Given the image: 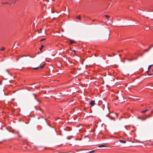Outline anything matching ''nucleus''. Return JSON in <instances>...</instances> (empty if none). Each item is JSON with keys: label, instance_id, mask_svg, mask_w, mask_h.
<instances>
[{"label": "nucleus", "instance_id": "obj_16", "mask_svg": "<svg viewBox=\"0 0 153 153\" xmlns=\"http://www.w3.org/2000/svg\"><path fill=\"white\" fill-rule=\"evenodd\" d=\"M71 51H73L74 53L75 54H76V50H71Z\"/></svg>", "mask_w": 153, "mask_h": 153}, {"label": "nucleus", "instance_id": "obj_3", "mask_svg": "<svg viewBox=\"0 0 153 153\" xmlns=\"http://www.w3.org/2000/svg\"><path fill=\"white\" fill-rule=\"evenodd\" d=\"M95 104V101L91 100L90 102V105L91 106H93Z\"/></svg>", "mask_w": 153, "mask_h": 153}, {"label": "nucleus", "instance_id": "obj_13", "mask_svg": "<svg viewBox=\"0 0 153 153\" xmlns=\"http://www.w3.org/2000/svg\"><path fill=\"white\" fill-rule=\"evenodd\" d=\"M77 19H78L79 20H81V18H80V16H77Z\"/></svg>", "mask_w": 153, "mask_h": 153}, {"label": "nucleus", "instance_id": "obj_24", "mask_svg": "<svg viewBox=\"0 0 153 153\" xmlns=\"http://www.w3.org/2000/svg\"><path fill=\"white\" fill-rule=\"evenodd\" d=\"M151 48V46H149V47L148 48L149 49L150 48Z\"/></svg>", "mask_w": 153, "mask_h": 153}, {"label": "nucleus", "instance_id": "obj_33", "mask_svg": "<svg viewBox=\"0 0 153 153\" xmlns=\"http://www.w3.org/2000/svg\"><path fill=\"white\" fill-rule=\"evenodd\" d=\"M18 60V59H17V60Z\"/></svg>", "mask_w": 153, "mask_h": 153}, {"label": "nucleus", "instance_id": "obj_10", "mask_svg": "<svg viewBox=\"0 0 153 153\" xmlns=\"http://www.w3.org/2000/svg\"><path fill=\"white\" fill-rule=\"evenodd\" d=\"M79 60L80 62H81V57L79 56H77V60Z\"/></svg>", "mask_w": 153, "mask_h": 153}, {"label": "nucleus", "instance_id": "obj_23", "mask_svg": "<svg viewBox=\"0 0 153 153\" xmlns=\"http://www.w3.org/2000/svg\"><path fill=\"white\" fill-rule=\"evenodd\" d=\"M115 115H116V116L117 117V114H115Z\"/></svg>", "mask_w": 153, "mask_h": 153}, {"label": "nucleus", "instance_id": "obj_12", "mask_svg": "<svg viewBox=\"0 0 153 153\" xmlns=\"http://www.w3.org/2000/svg\"><path fill=\"white\" fill-rule=\"evenodd\" d=\"M5 49V48L4 47H2L1 48L0 50L1 51H3Z\"/></svg>", "mask_w": 153, "mask_h": 153}, {"label": "nucleus", "instance_id": "obj_11", "mask_svg": "<svg viewBox=\"0 0 153 153\" xmlns=\"http://www.w3.org/2000/svg\"><path fill=\"white\" fill-rule=\"evenodd\" d=\"M70 44H72L74 42V40H70Z\"/></svg>", "mask_w": 153, "mask_h": 153}, {"label": "nucleus", "instance_id": "obj_34", "mask_svg": "<svg viewBox=\"0 0 153 153\" xmlns=\"http://www.w3.org/2000/svg\"><path fill=\"white\" fill-rule=\"evenodd\" d=\"M53 129L55 130V129L53 128Z\"/></svg>", "mask_w": 153, "mask_h": 153}, {"label": "nucleus", "instance_id": "obj_28", "mask_svg": "<svg viewBox=\"0 0 153 153\" xmlns=\"http://www.w3.org/2000/svg\"><path fill=\"white\" fill-rule=\"evenodd\" d=\"M123 100H122L121 101V100H119V101H121V102L122 101H123Z\"/></svg>", "mask_w": 153, "mask_h": 153}, {"label": "nucleus", "instance_id": "obj_22", "mask_svg": "<svg viewBox=\"0 0 153 153\" xmlns=\"http://www.w3.org/2000/svg\"><path fill=\"white\" fill-rule=\"evenodd\" d=\"M8 3V2H6V3H2V4H7Z\"/></svg>", "mask_w": 153, "mask_h": 153}, {"label": "nucleus", "instance_id": "obj_2", "mask_svg": "<svg viewBox=\"0 0 153 153\" xmlns=\"http://www.w3.org/2000/svg\"><path fill=\"white\" fill-rule=\"evenodd\" d=\"M109 34H108L106 37H104V39L105 41H108L109 39Z\"/></svg>", "mask_w": 153, "mask_h": 153}, {"label": "nucleus", "instance_id": "obj_35", "mask_svg": "<svg viewBox=\"0 0 153 153\" xmlns=\"http://www.w3.org/2000/svg\"><path fill=\"white\" fill-rule=\"evenodd\" d=\"M16 2V1H14V3H15Z\"/></svg>", "mask_w": 153, "mask_h": 153}, {"label": "nucleus", "instance_id": "obj_19", "mask_svg": "<svg viewBox=\"0 0 153 153\" xmlns=\"http://www.w3.org/2000/svg\"><path fill=\"white\" fill-rule=\"evenodd\" d=\"M133 60V59H128V61H132Z\"/></svg>", "mask_w": 153, "mask_h": 153}, {"label": "nucleus", "instance_id": "obj_31", "mask_svg": "<svg viewBox=\"0 0 153 153\" xmlns=\"http://www.w3.org/2000/svg\"><path fill=\"white\" fill-rule=\"evenodd\" d=\"M119 55L120 56H120L121 55L120 54H119Z\"/></svg>", "mask_w": 153, "mask_h": 153}, {"label": "nucleus", "instance_id": "obj_25", "mask_svg": "<svg viewBox=\"0 0 153 153\" xmlns=\"http://www.w3.org/2000/svg\"><path fill=\"white\" fill-rule=\"evenodd\" d=\"M150 117V116H148L147 117H148V118H149V117Z\"/></svg>", "mask_w": 153, "mask_h": 153}, {"label": "nucleus", "instance_id": "obj_21", "mask_svg": "<svg viewBox=\"0 0 153 153\" xmlns=\"http://www.w3.org/2000/svg\"><path fill=\"white\" fill-rule=\"evenodd\" d=\"M45 39H42L41 41H40V42H42L44 40H45Z\"/></svg>", "mask_w": 153, "mask_h": 153}, {"label": "nucleus", "instance_id": "obj_18", "mask_svg": "<svg viewBox=\"0 0 153 153\" xmlns=\"http://www.w3.org/2000/svg\"><path fill=\"white\" fill-rule=\"evenodd\" d=\"M149 50V48H148V49H145V50H144V51H145V52H146V51H147Z\"/></svg>", "mask_w": 153, "mask_h": 153}, {"label": "nucleus", "instance_id": "obj_30", "mask_svg": "<svg viewBox=\"0 0 153 153\" xmlns=\"http://www.w3.org/2000/svg\"><path fill=\"white\" fill-rule=\"evenodd\" d=\"M80 0H79V1H78V2H80Z\"/></svg>", "mask_w": 153, "mask_h": 153}, {"label": "nucleus", "instance_id": "obj_20", "mask_svg": "<svg viewBox=\"0 0 153 153\" xmlns=\"http://www.w3.org/2000/svg\"><path fill=\"white\" fill-rule=\"evenodd\" d=\"M94 151H95V150H92V151H90L89 152L90 153H92V152H94Z\"/></svg>", "mask_w": 153, "mask_h": 153}, {"label": "nucleus", "instance_id": "obj_26", "mask_svg": "<svg viewBox=\"0 0 153 153\" xmlns=\"http://www.w3.org/2000/svg\"><path fill=\"white\" fill-rule=\"evenodd\" d=\"M153 45H152V46H151V48H152V47H153Z\"/></svg>", "mask_w": 153, "mask_h": 153}, {"label": "nucleus", "instance_id": "obj_14", "mask_svg": "<svg viewBox=\"0 0 153 153\" xmlns=\"http://www.w3.org/2000/svg\"><path fill=\"white\" fill-rule=\"evenodd\" d=\"M153 65H150L149 66V67L148 68V71H149V68L151 67Z\"/></svg>", "mask_w": 153, "mask_h": 153}, {"label": "nucleus", "instance_id": "obj_36", "mask_svg": "<svg viewBox=\"0 0 153 153\" xmlns=\"http://www.w3.org/2000/svg\"><path fill=\"white\" fill-rule=\"evenodd\" d=\"M77 153H78V152H77Z\"/></svg>", "mask_w": 153, "mask_h": 153}, {"label": "nucleus", "instance_id": "obj_6", "mask_svg": "<svg viewBox=\"0 0 153 153\" xmlns=\"http://www.w3.org/2000/svg\"><path fill=\"white\" fill-rule=\"evenodd\" d=\"M119 141L121 143H126V141L125 140H120Z\"/></svg>", "mask_w": 153, "mask_h": 153}, {"label": "nucleus", "instance_id": "obj_15", "mask_svg": "<svg viewBox=\"0 0 153 153\" xmlns=\"http://www.w3.org/2000/svg\"><path fill=\"white\" fill-rule=\"evenodd\" d=\"M105 16L107 18V19H108V18L110 17L109 16L107 15H105ZM108 19L109 20V19Z\"/></svg>", "mask_w": 153, "mask_h": 153}, {"label": "nucleus", "instance_id": "obj_27", "mask_svg": "<svg viewBox=\"0 0 153 153\" xmlns=\"http://www.w3.org/2000/svg\"><path fill=\"white\" fill-rule=\"evenodd\" d=\"M7 4H11V3H8Z\"/></svg>", "mask_w": 153, "mask_h": 153}, {"label": "nucleus", "instance_id": "obj_4", "mask_svg": "<svg viewBox=\"0 0 153 153\" xmlns=\"http://www.w3.org/2000/svg\"><path fill=\"white\" fill-rule=\"evenodd\" d=\"M107 111L108 112L107 113H106L105 112L104 113V115L106 117H108V115H109L110 114V112L108 109L107 110Z\"/></svg>", "mask_w": 153, "mask_h": 153}, {"label": "nucleus", "instance_id": "obj_17", "mask_svg": "<svg viewBox=\"0 0 153 153\" xmlns=\"http://www.w3.org/2000/svg\"><path fill=\"white\" fill-rule=\"evenodd\" d=\"M109 119L111 120H113V117L111 116H109Z\"/></svg>", "mask_w": 153, "mask_h": 153}, {"label": "nucleus", "instance_id": "obj_29", "mask_svg": "<svg viewBox=\"0 0 153 153\" xmlns=\"http://www.w3.org/2000/svg\"><path fill=\"white\" fill-rule=\"evenodd\" d=\"M69 128H67V130H68V129H69Z\"/></svg>", "mask_w": 153, "mask_h": 153}, {"label": "nucleus", "instance_id": "obj_7", "mask_svg": "<svg viewBox=\"0 0 153 153\" xmlns=\"http://www.w3.org/2000/svg\"><path fill=\"white\" fill-rule=\"evenodd\" d=\"M149 109H146L145 110H143V111H142L141 112L142 113H144L148 111Z\"/></svg>", "mask_w": 153, "mask_h": 153}, {"label": "nucleus", "instance_id": "obj_5", "mask_svg": "<svg viewBox=\"0 0 153 153\" xmlns=\"http://www.w3.org/2000/svg\"><path fill=\"white\" fill-rule=\"evenodd\" d=\"M82 125H80L79 126V127L77 126V128L78 127V128H77V130H78L79 132H80V129L82 128Z\"/></svg>", "mask_w": 153, "mask_h": 153}, {"label": "nucleus", "instance_id": "obj_8", "mask_svg": "<svg viewBox=\"0 0 153 153\" xmlns=\"http://www.w3.org/2000/svg\"><path fill=\"white\" fill-rule=\"evenodd\" d=\"M105 147H106V146L104 145H99L98 146V147L99 148Z\"/></svg>", "mask_w": 153, "mask_h": 153}, {"label": "nucleus", "instance_id": "obj_1", "mask_svg": "<svg viewBox=\"0 0 153 153\" xmlns=\"http://www.w3.org/2000/svg\"><path fill=\"white\" fill-rule=\"evenodd\" d=\"M45 65L44 64L43 65H42V66H40V67H36V68H33L32 69H35V70H37V69H39V68H43V67H44Z\"/></svg>", "mask_w": 153, "mask_h": 153}, {"label": "nucleus", "instance_id": "obj_9", "mask_svg": "<svg viewBox=\"0 0 153 153\" xmlns=\"http://www.w3.org/2000/svg\"><path fill=\"white\" fill-rule=\"evenodd\" d=\"M44 46L43 45H42L41 46V47L39 49H40V51H41L42 50V49L43 48H44Z\"/></svg>", "mask_w": 153, "mask_h": 153}, {"label": "nucleus", "instance_id": "obj_32", "mask_svg": "<svg viewBox=\"0 0 153 153\" xmlns=\"http://www.w3.org/2000/svg\"><path fill=\"white\" fill-rule=\"evenodd\" d=\"M52 13H53V11H52Z\"/></svg>", "mask_w": 153, "mask_h": 153}]
</instances>
